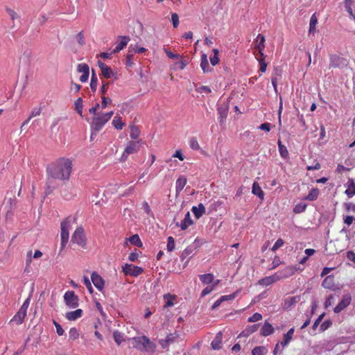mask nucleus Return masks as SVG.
I'll return each instance as SVG.
<instances>
[{
    "mask_svg": "<svg viewBox=\"0 0 355 355\" xmlns=\"http://www.w3.org/2000/svg\"><path fill=\"white\" fill-rule=\"evenodd\" d=\"M71 170L72 162L69 159L62 157L50 164L46 168L48 188L53 187L52 184L54 180H68Z\"/></svg>",
    "mask_w": 355,
    "mask_h": 355,
    "instance_id": "nucleus-1",
    "label": "nucleus"
},
{
    "mask_svg": "<svg viewBox=\"0 0 355 355\" xmlns=\"http://www.w3.org/2000/svg\"><path fill=\"white\" fill-rule=\"evenodd\" d=\"M133 340V347L137 349L144 352L148 351L155 347L154 343H153L150 339L146 336L139 337H134Z\"/></svg>",
    "mask_w": 355,
    "mask_h": 355,
    "instance_id": "nucleus-2",
    "label": "nucleus"
},
{
    "mask_svg": "<svg viewBox=\"0 0 355 355\" xmlns=\"http://www.w3.org/2000/svg\"><path fill=\"white\" fill-rule=\"evenodd\" d=\"M71 243L77 244L83 248L87 247V239L83 227H78L72 234Z\"/></svg>",
    "mask_w": 355,
    "mask_h": 355,
    "instance_id": "nucleus-3",
    "label": "nucleus"
},
{
    "mask_svg": "<svg viewBox=\"0 0 355 355\" xmlns=\"http://www.w3.org/2000/svg\"><path fill=\"white\" fill-rule=\"evenodd\" d=\"M200 246V243L198 239H196L194 241L189 245L182 252L180 255L181 261H184L185 259H188L185 263L184 264V268L187 265L189 259L193 257V255L196 252L198 248Z\"/></svg>",
    "mask_w": 355,
    "mask_h": 355,
    "instance_id": "nucleus-4",
    "label": "nucleus"
},
{
    "mask_svg": "<svg viewBox=\"0 0 355 355\" xmlns=\"http://www.w3.org/2000/svg\"><path fill=\"white\" fill-rule=\"evenodd\" d=\"M61 232H60V237H61V243H60V251L62 250L67 243L69 241V230L71 227V221L69 218H66L64 220H63L61 223Z\"/></svg>",
    "mask_w": 355,
    "mask_h": 355,
    "instance_id": "nucleus-5",
    "label": "nucleus"
},
{
    "mask_svg": "<svg viewBox=\"0 0 355 355\" xmlns=\"http://www.w3.org/2000/svg\"><path fill=\"white\" fill-rule=\"evenodd\" d=\"M107 122L106 119H105L100 112L94 116L90 123L91 129L94 131V134H98Z\"/></svg>",
    "mask_w": 355,
    "mask_h": 355,
    "instance_id": "nucleus-6",
    "label": "nucleus"
},
{
    "mask_svg": "<svg viewBox=\"0 0 355 355\" xmlns=\"http://www.w3.org/2000/svg\"><path fill=\"white\" fill-rule=\"evenodd\" d=\"M329 59V68L334 67L343 69L349 64V61L347 59L336 54L330 55Z\"/></svg>",
    "mask_w": 355,
    "mask_h": 355,
    "instance_id": "nucleus-7",
    "label": "nucleus"
},
{
    "mask_svg": "<svg viewBox=\"0 0 355 355\" xmlns=\"http://www.w3.org/2000/svg\"><path fill=\"white\" fill-rule=\"evenodd\" d=\"M64 300L66 305L70 309H75L79 305L78 297L73 291H68L64 293Z\"/></svg>",
    "mask_w": 355,
    "mask_h": 355,
    "instance_id": "nucleus-8",
    "label": "nucleus"
},
{
    "mask_svg": "<svg viewBox=\"0 0 355 355\" xmlns=\"http://www.w3.org/2000/svg\"><path fill=\"white\" fill-rule=\"evenodd\" d=\"M122 271L125 275L137 277L144 272V269L139 266L125 263L122 266Z\"/></svg>",
    "mask_w": 355,
    "mask_h": 355,
    "instance_id": "nucleus-9",
    "label": "nucleus"
},
{
    "mask_svg": "<svg viewBox=\"0 0 355 355\" xmlns=\"http://www.w3.org/2000/svg\"><path fill=\"white\" fill-rule=\"evenodd\" d=\"M98 67L101 69V74L104 78H110L114 77V79H117L116 73H114L109 66L99 61Z\"/></svg>",
    "mask_w": 355,
    "mask_h": 355,
    "instance_id": "nucleus-10",
    "label": "nucleus"
},
{
    "mask_svg": "<svg viewBox=\"0 0 355 355\" xmlns=\"http://www.w3.org/2000/svg\"><path fill=\"white\" fill-rule=\"evenodd\" d=\"M351 296L349 295H343L340 302L336 306L334 309V311L336 313H338L343 310H344L346 307H347L351 303Z\"/></svg>",
    "mask_w": 355,
    "mask_h": 355,
    "instance_id": "nucleus-11",
    "label": "nucleus"
},
{
    "mask_svg": "<svg viewBox=\"0 0 355 355\" xmlns=\"http://www.w3.org/2000/svg\"><path fill=\"white\" fill-rule=\"evenodd\" d=\"M91 280L94 286L99 291H102L104 288L105 281L101 275L96 272H93L91 275Z\"/></svg>",
    "mask_w": 355,
    "mask_h": 355,
    "instance_id": "nucleus-12",
    "label": "nucleus"
},
{
    "mask_svg": "<svg viewBox=\"0 0 355 355\" xmlns=\"http://www.w3.org/2000/svg\"><path fill=\"white\" fill-rule=\"evenodd\" d=\"M177 338L178 334H176V332L173 334H170L166 336V338L160 339L159 340V343L163 349H167L171 344L174 343L175 342Z\"/></svg>",
    "mask_w": 355,
    "mask_h": 355,
    "instance_id": "nucleus-13",
    "label": "nucleus"
},
{
    "mask_svg": "<svg viewBox=\"0 0 355 355\" xmlns=\"http://www.w3.org/2000/svg\"><path fill=\"white\" fill-rule=\"evenodd\" d=\"M300 300V297L299 295L288 297L284 299L282 308L284 310H289L293 306H295L299 301Z\"/></svg>",
    "mask_w": 355,
    "mask_h": 355,
    "instance_id": "nucleus-14",
    "label": "nucleus"
},
{
    "mask_svg": "<svg viewBox=\"0 0 355 355\" xmlns=\"http://www.w3.org/2000/svg\"><path fill=\"white\" fill-rule=\"evenodd\" d=\"M295 272V270L291 266H287L281 271L276 272V279H281L292 276Z\"/></svg>",
    "mask_w": 355,
    "mask_h": 355,
    "instance_id": "nucleus-15",
    "label": "nucleus"
},
{
    "mask_svg": "<svg viewBox=\"0 0 355 355\" xmlns=\"http://www.w3.org/2000/svg\"><path fill=\"white\" fill-rule=\"evenodd\" d=\"M120 42H117L116 46L112 51V53H116L123 49L130 42V38L129 36H119Z\"/></svg>",
    "mask_w": 355,
    "mask_h": 355,
    "instance_id": "nucleus-16",
    "label": "nucleus"
},
{
    "mask_svg": "<svg viewBox=\"0 0 355 355\" xmlns=\"http://www.w3.org/2000/svg\"><path fill=\"white\" fill-rule=\"evenodd\" d=\"M193 224V220L191 218V215L189 211H187L185 214L184 218L181 221V223L177 222L175 225L177 227H180L182 230H185Z\"/></svg>",
    "mask_w": 355,
    "mask_h": 355,
    "instance_id": "nucleus-17",
    "label": "nucleus"
},
{
    "mask_svg": "<svg viewBox=\"0 0 355 355\" xmlns=\"http://www.w3.org/2000/svg\"><path fill=\"white\" fill-rule=\"evenodd\" d=\"M229 110V106L227 104H223L218 107L217 111L219 115V123L221 124L224 120L227 118Z\"/></svg>",
    "mask_w": 355,
    "mask_h": 355,
    "instance_id": "nucleus-18",
    "label": "nucleus"
},
{
    "mask_svg": "<svg viewBox=\"0 0 355 355\" xmlns=\"http://www.w3.org/2000/svg\"><path fill=\"white\" fill-rule=\"evenodd\" d=\"M274 331L275 329L272 325L270 324L268 322L266 321L261 328L260 334L262 336L266 337L272 334Z\"/></svg>",
    "mask_w": 355,
    "mask_h": 355,
    "instance_id": "nucleus-19",
    "label": "nucleus"
},
{
    "mask_svg": "<svg viewBox=\"0 0 355 355\" xmlns=\"http://www.w3.org/2000/svg\"><path fill=\"white\" fill-rule=\"evenodd\" d=\"M83 311L82 309H78L75 311H69L66 313L65 318L69 321L76 320L82 317Z\"/></svg>",
    "mask_w": 355,
    "mask_h": 355,
    "instance_id": "nucleus-20",
    "label": "nucleus"
},
{
    "mask_svg": "<svg viewBox=\"0 0 355 355\" xmlns=\"http://www.w3.org/2000/svg\"><path fill=\"white\" fill-rule=\"evenodd\" d=\"M139 150V141H129L125 148L126 153L129 155L136 153Z\"/></svg>",
    "mask_w": 355,
    "mask_h": 355,
    "instance_id": "nucleus-21",
    "label": "nucleus"
},
{
    "mask_svg": "<svg viewBox=\"0 0 355 355\" xmlns=\"http://www.w3.org/2000/svg\"><path fill=\"white\" fill-rule=\"evenodd\" d=\"M254 43H255L254 49L256 51L259 52L263 51L265 48V37L261 34H259Z\"/></svg>",
    "mask_w": 355,
    "mask_h": 355,
    "instance_id": "nucleus-22",
    "label": "nucleus"
},
{
    "mask_svg": "<svg viewBox=\"0 0 355 355\" xmlns=\"http://www.w3.org/2000/svg\"><path fill=\"white\" fill-rule=\"evenodd\" d=\"M187 178L184 176H181L178 178L175 182V191L177 195L182 191L187 184Z\"/></svg>",
    "mask_w": 355,
    "mask_h": 355,
    "instance_id": "nucleus-23",
    "label": "nucleus"
},
{
    "mask_svg": "<svg viewBox=\"0 0 355 355\" xmlns=\"http://www.w3.org/2000/svg\"><path fill=\"white\" fill-rule=\"evenodd\" d=\"M294 328H291L286 334H284L283 340L280 343V345L284 347L288 345L293 338Z\"/></svg>",
    "mask_w": 355,
    "mask_h": 355,
    "instance_id": "nucleus-24",
    "label": "nucleus"
},
{
    "mask_svg": "<svg viewBox=\"0 0 355 355\" xmlns=\"http://www.w3.org/2000/svg\"><path fill=\"white\" fill-rule=\"evenodd\" d=\"M26 316V312L19 310L17 313L13 316L10 322H15L17 324H21Z\"/></svg>",
    "mask_w": 355,
    "mask_h": 355,
    "instance_id": "nucleus-25",
    "label": "nucleus"
},
{
    "mask_svg": "<svg viewBox=\"0 0 355 355\" xmlns=\"http://www.w3.org/2000/svg\"><path fill=\"white\" fill-rule=\"evenodd\" d=\"M259 327V324H255L252 326L248 327L245 330H243L238 337H248L252 333L257 331L258 328Z\"/></svg>",
    "mask_w": 355,
    "mask_h": 355,
    "instance_id": "nucleus-26",
    "label": "nucleus"
},
{
    "mask_svg": "<svg viewBox=\"0 0 355 355\" xmlns=\"http://www.w3.org/2000/svg\"><path fill=\"white\" fill-rule=\"evenodd\" d=\"M191 211L196 218L198 219L205 213V207L202 203H200L198 207L193 206Z\"/></svg>",
    "mask_w": 355,
    "mask_h": 355,
    "instance_id": "nucleus-27",
    "label": "nucleus"
},
{
    "mask_svg": "<svg viewBox=\"0 0 355 355\" xmlns=\"http://www.w3.org/2000/svg\"><path fill=\"white\" fill-rule=\"evenodd\" d=\"M347 189L345 191V193L352 198L355 195V182L352 178H349L347 183Z\"/></svg>",
    "mask_w": 355,
    "mask_h": 355,
    "instance_id": "nucleus-28",
    "label": "nucleus"
},
{
    "mask_svg": "<svg viewBox=\"0 0 355 355\" xmlns=\"http://www.w3.org/2000/svg\"><path fill=\"white\" fill-rule=\"evenodd\" d=\"M221 339L222 334L221 332H219L216 334L215 338L211 343V346L213 349H220L222 347Z\"/></svg>",
    "mask_w": 355,
    "mask_h": 355,
    "instance_id": "nucleus-29",
    "label": "nucleus"
},
{
    "mask_svg": "<svg viewBox=\"0 0 355 355\" xmlns=\"http://www.w3.org/2000/svg\"><path fill=\"white\" fill-rule=\"evenodd\" d=\"M200 67L204 73L209 72L211 70L209 64L207 56L205 54H202L201 56Z\"/></svg>",
    "mask_w": 355,
    "mask_h": 355,
    "instance_id": "nucleus-30",
    "label": "nucleus"
},
{
    "mask_svg": "<svg viewBox=\"0 0 355 355\" xmlns=\"http://www.w3.org/2000/svg\"><path fill=\"white\" fill-rule=\"evenodd\" d=\"M252 193L254 195L257 196L260 199H261V200L263 199L264 193H263V190L261 189V187L256 182H254L252 184Z\"/></svg>",
    "mask_w": 355,
    "mask_h": 355,
    "instance_id": "nucleus-31",
    "label": "nucleus"
},
{
    "mask_svg": "<svg viewBox=\"0 0 355 355\" xmlns=\"http://www.w3.org/2000/svg\"><path fill=\"white\" fill-rule=\"evenodd\" d=\"M214 278V275L211 273L200 275L199 276V279L203 284H209L212 283Z\"/></svg>",
    "mask_w": 355,
    "mask_h": 355,
    "instance_id": "nucleus-32",
    "label": "nucleus"
},
{
    "mask_svg": "<svg viewBox=\"0 0 355 355\" xmlns=\"http://www.w3.org/2000/svg\"><path fill=\"white\" fill-rule=\"evenodd\" d=\"M276 274L272 276L266 277L259 280V283L261 285L269 286L279 279H276Z\"/></svg>",
    "mask_w": 355,
    "mask_h": 355,
    "instance_id": "nucleus-33",
    "label": "nucleus"
},
{
    "mask_svg": "<svg viewBox=\"0 0 355 355\" xmlns=\"http://www.w3.org/2000/svg\"><path fill=\"white\" fill-rule=\"evenodd\" d=\"M318 24V18L316 17V14L314 13L311 15L310 19V23H309V33H313L315 31V26Z\"/></svg>",
    "mask_w": 355,
    "mask_h": 355,
    "instance_id": "nucleus-34",
    "label": "nucleus"
},
{
    "mask_svg": "<svg viewBox=\"0 0 355 355\" xmlns=\"http://www.w3.org/2000/svg\"><path fill=\"white\" fill-rule=\"evenodd\" d=\"M98 85V78L94 69H92L91 80H90V88L94 93L96 91Z\"/></svg>",
    "mask_w": 355,
    "mask_h": 355,
    "instance_id": "nucleus-35",
    "label": "nucleus"
},
{
    "mask_svg": "<svg viewBox=\"0 0 355 355\" xmlns=\"http://www.w3.org/2000/svg\"><path fill=\"white\" fill-rule=\"evenodd\" d=\"M277 145L281 157L283 158H286L288 156V151L287 148L284 144H282L279 139L277 141Z\"/></svg>",
    "mask_w": 355,
    "mask_h": 355,
    "instance_id": "nucleus-36",
    "label": "nucleus"
},
{
    "mask_svg": "<svg viewBox=\"0 0 355 355\" xmlns=\"http://www.w3.org/2000/svg\"><path fill=\"white\" fill-rule=\"evenodd\" d=\"M124 334L118 330H116L113 333V338L115 343L120 345L123 341H124Z\"/></svg>",
    "mask_w": 355,
    "mask_h": 355,
    "instance_id": "nucleus-37",
    "label": "nucleus"
},
{
    "mask_svg": "<svg viewBox=\"0 0 355 355\" xmlns=\"http://www.w3.org/2000/svg\"><path fill=\"white\" fill-rule=\"evenodd\" d=\"M319 195V190L317 188L312 189L308 196L305 198L306 200L313 201L315 200Z\"/></svg>",
    "mask_w": 355,
    "mask_h": 355,
    "instance_id": "nucleus-38",
    "label": "nucleus"
},
{
    "mask_svg": "<svg viewBox=\"0 0 355 355\" xmlns=\"http://www.w3.org/2000/svg\"><path fill=\"white\" fill-rule=\"evenodd\" d=\"M164 298L165 300H166V304L164 306V308L171 307V306H173V304H174L173 300L175 299V295H173L170 293H167L164 295Z\"/></svg>",
    "mask_w": 355,
    "mask_h": 355,
    "instance_id": "nucleus-39",
    "label": "nucleus"
},
{
    "mask_svg": "<svg viewBox=\"0 0 355 355\" xmlns=\"http://www.w3.org/2000/svg\"><path fill=\"white\" fill-rule=\"evenodd\" d=\"M128 241H130V243L131 244L136 245L137 247H141L142 245V242H141L138 234H134V235L131 236L128 239Z\"/></svg>",
    "mask_w": 355,
    "mask_h": 355,
    "instance_id": "nucleus-40",
    "label": "nucleus"
},
{
    "mask_svg": "<svg viewBox=\"0 0 355 355\" xmlns=\"http://www.w3.org/2000/svg\"><path fill=\"white\" fill-rule=\"evenodd\" d=\"M112 124L114 127L117 130H122L124 126V123L121 121V118L120 116H114Z\"/></svg>",
    "mask_w": 355,
    "mask_h": 355,
    "instance_id": "nucleus-41",
    "label": "nucleus"
},
{
    "mask_svg": "<svg viewBox=\"0 0 355 355\" xmlns=\"http://www.w3.org/2000/svg\"><path fill=\"white\" fill-rule=\"evenodd\" d=\"M139 135H140V131L137 126H135V125L130 126V137L132 139H137L139 137Z\"/></svg>",
    "mask_w": 355,
    "mask_h": 355,
    "instance_id": "nucleus-42",
    "label": "nucleus"
},
{
    "mask_svg": "<svg viewBox=\"0 0 355 355\" xmlns=\"http://www.w3.org/2000/svg\"><path fill=\"white\" fill-rule=\"evenodd\" d=\"M353 1L352 0H345V8L346 11L349 13V15L353 17V19H355V15L353 12L352 8V4Z\"/></svg>",
    "mask_w": 355,
    "mask_h": 355,
    "instance_id": "nucleus-43",
    "label": "nucleus"
},
{
    "mask_svg": "<svg viewBox=\"0 0 355 355\" xmlns=\"http://www.w3.org/2000/svg\"><path fill=\"white\" fill-rule=\"evenodd\" d=\"M77 71L82 74L89 73V67L86 63H80L77 66Z\"/></svg>",
    "mask_w": 355,
    "mask_h": 355,
    "instance_id": "nucleus-44",
    "label": "nucleus"
},
{
    "mask_svg": "<svg viewBox=\"0 0 355 355\" xmlns=\"http://www.w3.org/2000/svg\"><path fill=\"white\" fill-rule=\"evenodd\" d=\"M74 105H75L76 111L80 116H82V113H83V99H82V98L80 97L78 99H76L74 103Z\"/></svg>",
    "mask_w": 355,
    "mask_h": 355,
    "instance_id": "nucleus-45",
    "label": "nucleus"
},
{
    "mask_svg": "<svg viewBox=\"0 0 355 355\" xmlns=\"http://www.w3.org/2000/svg\"><path fill=\"white\" fill-rule=\"evenodd\" d=\"M266 352V349L263 346L255 347L252 351V355H263Z\"/></svg>",
    "mask_w": 355,
    "mask_h": 355,
    "instance_id": "nucleus-46",
    "label": "nucleus"
},
{
    "mask_svg": "<svg viewBox=\"0 0 355 355\" xmlns=\"http://www.w3.org/2000/svg\"><path fill=\"white\" fill-rule=\"evenodd\" d=\"M213 53H214V55L213 56H211L210 58V62H211V64L213 65V66H215L216 65L218 62H219V58H218V54L219 53L218 50L216 49H213Z\"/></svg>",
    "mask_w": 355,
    "mask_h": 355,
    "instance_id": "nucleus-47",
    "label": "nucleus"
},
{
    "mask_svg": "<svg viewBox=\"0 0 355 355\" xmlns=\"http://www.w3.org/2000/svg\"><path fill=\"white\" fill-rule=\"evenodd\" d=\"M333 277L327 276L322 282V286L326 288H331L332 287Z\"/></svg>",
    "mask_w": 355,
    "mask_h": 355,
    "instance_id": "nucleus-48",
    "label": "nucleus"
},
{
    "mask_svg": "<svg viewBox=\"0 0 355 355\" xmlns=\"http://www.w3.org/2000/svg\"><path fill=\"white\" fill-rule=\"evenodd\" d=\"M166 249L168 252H172L175 249V240L173 237L168 236L167 239Z\"/></svg>",
    "mask_w": 355,
    "mask_h": 355,
    "instance_id": "nucleus-49",
    "label": "nucleus"
},
{
    "mask_svg": "<svg viewBox=\"0 0 355 355\" xmlns=\"http://www.w3.org/2000/svg\"><path fill=\"white\" fill-rule=\"evenodd\" d=\"M69 339L74 340L79 336V331L76 327H72L69 330Z\"/></svg>",
    "mask_w": 355,
    "mask_h": 355,
    "instance_id": "nucleus-50",
    "label": "nucleus"
},
{
    "mask_svg": "<svg viewBox=\"0 0 355 355\" xmlns=\"http://www.w3.org/2000/svg\"><path fill=\"white\" fill-rule=\"evenodd\" d=\"M239 293V291L237 290L234 293H233L230 295H222L220 297V299L223 300V302L227 301V300H232L238 295Z\"/></svg>",
    "mask_w": 355,
    "mask_h": 355,
    "instance_id": "nucleus-51",
    "label": "nucleus"
},
{
    "mask_svg": "<svg viewBox=\"0 0 355 355\" xmlns=\"http://www.w3.org/2000/svg\"><path fill=\"white\" fill-rule=\"evenodd\" d=\"M306 205L304 203H299L296 205L293 209V211L296 214H300L305 211Z\"/></svg>",
    "mask_w": 355,
    "mask_h": 355,
    "instance_id": "nucleus-52",
    "label": "nucleus"
},
{
    "mask_svg": "<svg viewBox=\"0 0 355 355\" xmlns=\"http://www.w3.org/2000/svg\"><path fill=\"white\" fill-rule=\"evenodd\" d=\"M189 144H190V147L193 150H197L200 149V145H199L198 141L196 137L191 138Z\"/></svg>",
    "mask_w": 355,
    "mask_h": 355,
    "instance_id": "nucleus-53",
    "label": "nucleus"
},
{
    "mask_svg": "<svg viewBox=\"0 0 355 355\" xmlns=\"http://www.w3.org/2000/svg\"><path fill=\"white\" fill-rule=\"evenodd\" d=\"M331 324H332V322L329 320H327L324 321L320 327V331L322 332L324 331L328 328H329L331 326Z\"/></svg>",
    "mask_w": 355,
    "mask_h": 355,
    "instance_id": "nucleus-54",
    "label": "nucleus"
},
{
    "mask_svg": "<svg viewBox=\"0 0 355 355\" xmlns=\"http://www.w3.org/2000/svg\"><path fill=\"white\" fill-rule=\"evenodd\" d=\"M261 319H262L261 314H260L259 313H255L248 318V321L249 322H254L261 320Z\"/></svg>",
    "mask_w": 355,
    "mask_h": 355,
    "instance_id": "nucleus-55",
    "label": "nucleus"
},
{
    "mask_svg": "<svg viewBox=\"0 0 355 355\" xmlns=\"http://www.w3.org/2000/svg\"><path fill=\"white\" fill-rule=\"evenodd\" d=\"M324 315H325V313H323L321 315H320L318 316V318L315 320V322H314V323H313V324L312 326V329H313V331L316 330V329L318 328V327L320 324V322L322 320V319L324 317Z\"/></svg>",
    "mask_w": 355,
    "mask_h": 355,
    "instance_id": "nucleus-56",
    "label": "nucleus"
},
{
    "mask_svg": "<svg viewBox=\"0 0 355 355\" xmlns=\"http://www.w3.org/2000/svg\"><path fill=\"white\" fill-rule=\"evenodd\" d=\"M53 323L55 327L56 333L58 334V335L62 336L64 333V331L62 329V327H61V325L58 322H57L55 320H53Z\"/></svg>",
    "mask_w": 355,
    "mask_h": 355,
    "instance_id": "nucleus-57",
    "label": "nucleus"
},
{
    "mask_svg": "<svg viewBox=\"0 0 355 355\" xmlns=\"http://www.w3.org/2000/svg\"><path fill=\"white\" fill-rule=\"evenodd\" d=\"M83 284L89 290V293H92L93 292V288L90 282L89 279L87 276L83 277Z\"/></svg>",
    "mask_w": 355,
    "mask_h": 355,
    "instance_id": "nucleus-58",
    "label": "nucleus"
},
{
    "mask_svg": "<svg viewBox=\"0 0 355 355\" xmlns=\"http://www.w3.org/2000/svg\"><path fill=\"white\" fill-rule=\"evenodd\" d=\"M108 89V81H102V85L100 89V92L102 95H105Z\"/></svg>",
    "mask_w": 355,
    "mask_h": 355,
    "instance_id": "nucleus-59",
    "label": "nucleus"
},
{
    "mask_svg": "<svg viewBox=\"0 0 355 355\" xmlns=\"http://www.w3.org/2000/svg\"><path fill=\"white\" fill-rule=\"evenodd\" d=\"M101 99L102 102L101 105L102 109H105L107 106L108 103H112V99L109 97H105V96H103Z\"/></svg>",
    "mask_w": 355,
    "mask_h": 355,
    "instance_id": "nucleus-60",
    "label": "nucleus"
},
{
    "mask_svg": "<svg viewBox=\"0 0 355 355\" xmlns=\"http://www.w3.org/2000/svg\"><path fill=\"white\" fill-rule=\"evenodd\" d=\"M284 241L282 239H278L272 248V251H276L277 249L281 248L284 245Z\"/></svg>",
    "mask_w": 355,
    "mask_h": 355,
    "instance_id": "nucleus-61",
    "label": "nucleus"
},
{
    "mask_svg": "<svg viewBox=\"0 0 355 355\" xmlns=\"http://www.w3.org/2000/svg\"><path fill=\"white\" fill-rule=\"evenodd\" d=\"M171 21L174 28H177L179 25V17L177 13H172Z\"/></svg>",
    "mask_w": 355,
    "mask_h": 355,
    "instance_id": "nucleus-62",
    "label": "nucleus"
},
{
    "mask_svg": "<svg viewBox=\"0 0 355 355\" xmlns=\"http://www.w3.org/2000/svg\"><path fill=\"white\" fill-rule=\"evenodd\" d=\"M213 290H214V286H211V285L207 286L206 288H205L202 290V291L200 294V297H203L206 296L207 295L209 294Z\"/></svg>",
    "mask_w": 355,
    "mask_h": 355,
    "instance_id": "nucleus-63",
    "label": "nucleus"
},
{
    "mask_svg": "<svg viewBox=\"0 0 355 355\" xmlns=\"http://www.w3.org/2000/svg\"><path fill=\"white\" fill-rule=\"evenodd\" d=\"M41 111H42V109L41 107H35L32 110L31 112V114H30V118H33V117H35L37 116H39L41 113Z\"/></svg>",
    "mask_w": 355,
    "mask_h": 355,
    "instance_id": "nucleus-64",
    "label": "nucleus"
}]
</instances>
